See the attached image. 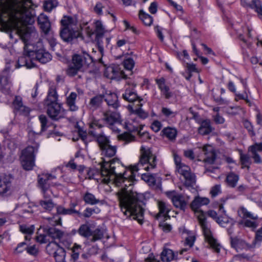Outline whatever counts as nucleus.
Wrapping results in <instances>:
<instances>
[{"label": "nucleus", "instance_id": "obj_50", "mask_svg": "<svg viewBox=\"0 0 262 262\" xmlns=\"http://www.w3.org/2000/svg\"><path fill=\"white\" fill-rule=\"evenodd\" d=\"M123 66L124 68L130 72V74H132V70L134 67L135 66V61L134 59L130 57H126L125 59H124L123 61Z\"/></svg>", "mask_w": 262, "mask_h": 262}, {"label": "nucleus", "instance_id": "obj_60", "mask_svg": "<svg viewBox=\"0 0 262 262\" xmlns=\"http://www.w3.org/2000/svg\"><path fill=\"white\" fill-rule=\"evenodd\" d=\"M244 125L245 127L248 130L249 135L251 136H255V133L253 130V127L251 123L248 121V120H246L244 122Z\"/></svg>", "mask_w": 262, "mask_h": 262}, {"label": "nucleus", "instance_id": "obj_22", "mask_svg": "<svg viewBox=\"0 0 262 262\" xmlns=\"http://www.w3.org/2000/svg\"><path fill=\"white\" fill-rule=\"evenodd\" d=\"M39 119L41 123V130L40 132H35L33 130H30L28 132V137L29 140L33 141L39 135H40L41 133L46 130L47 128V118L43 115L39 116Z\"/></svg>", "mask_w": 262, "mask_h": 262}, {"label": "nucleus", "instance_id": "obj_41", "mask_svg": "<svg viewBox=\"0 0 262 262\" xmlns=\"http://www.w3.org/2000/svg\"><path fill=\"white\" fill-rule=\"evenodd\" d=\"M238 215L243 219H251L253 220H256L258 219L257 216H254L250 212H249L246 208L241 207L238 210Z\"/></svg>", "mask_w": 262, "mask_h": 262}, {"label": "nucleus", "instance_id": "obj_32", "mask_svg": "<svg viewBox=\"0 0 262 262\" xmlns=\"http://www.w3.org/2000/svg\"><path fill=\"white\" fill-rule=\"evenodd\" d=\"M58 95L54 88H50L48 93V96L45 100L46 104L48 106L57 102Z\"/></svg>", "mask_w": 262, "mask_h": 262}, {"label": "nucleus", "instance_id": "obj_57", "mask_svg": "<svg viewBox=\"0 0 262 262\" xmlns=\"http://www.w3.org/2000/svg\"><path fill=\"white\" fill-rule=\"evenodd\" d=\"M99 211H100V210L97 208H87L84 210L83 215V216H84L85 217H89L94 213H98V212H99Z\"/></svg>", "mask_w": 262, "mask_h": 262}, {"label": "nucleus", "instance_id": "obj_6", "mask_svg": "<svg viewBox=\"0 0 262 262\" xmlns=\"http://www.w3.org/2000/svg\"><path fill=\"white\" fill-rule=\"evenodd\" d=\"M92 62V57L86 52H83L82 55H75L73 57L72 63L67 70V74L74 76L83 67L87 68Z\"/></svg>", "mask_w": 262, "mask_h": 262}, {"label": "nucleus", "instance_id": "obj_27", "mask_svg": "<svg viewBox=\"0 0 262 262\" xmlns=\"http://www.w3.org/2000/svg\"><path fill=\"white\" fill-rule=\"evenodd\" d=\"M119 113L115 112L107 111L103 114V120L108 125H112L118 122L120 119Z\"/></svg>", "mask_w": 262, "mask_h": 262}, {"label": "nucleus", "instance_id": "obj_7", "mask_svg": "<svg viewBox=\"0 0 262 262\" xmlns=\"http://www.w3.org/2000/svg\"><path fill=\"white\" fill-rule=\"evenodd\" d=\"M95 31H93L90 27H87L85 28V32L89 37H91L94 33H96L95 41L97 42L99 51L101 54H102L104 51V43L108 45L110 39L108 37H104V29L100 21L97 20L95 21Z\"/></svg>", "mask_w": 262, "mask_h": 262}, {"label": "nucleus", "instance_id": "obj_62", "mask_svg": "<svg viewBox=\"0 0 262 262\" xmlns=\"http://www.w3.org/2000/svg\"><path fill=\"white\" fill-rule=\"evenodd\" d=\"M244 224L246 227L252 228H255L257 225L255 220L251 221L250 220H246L244 222Z\"/></svg>", "mask_w": 262, "mask_h": 262}, {"label": "nucleus", "instance_id": "obj_63", "mask_svg": "<svg viewBox=\"0 0 262 262\" xmlns=\"http://www.w3.org/2000/svg\"><path fill=\"white\" fill-rule=\"evenodd\" d=\"M26 244L25 242H21L18 244L15 248V252L17 253L22 252L25 249H27Z\"/></svg>", "mask_w": 262, "mask_h": 262}, {"label": "nucleus", "instance_id": "obj_56", "mask_svg": "<svg viewBox=\"0 0 262 262\" xmlns=\"http://www.w3.org/2000/svg\"><path fill=\"white\" fill-rule=\"evenodd\" d=\"M231 219L229 218L226 215L220 216L217 219L216 221L220 226L222 227H226V225L230 223Z\"/></svg>", "mask_w": 262, "mask_h": 262}, {"label": "nucleus", "instance_id": "obj_48", "mask_svg": "<svg viewBox=\"0 0 262 262\" xmlns=\"http://www.w3.org/2000/svg\"><path fill=\"white\" fill-rule=\"evenodd\" d=\"M162 115L167 118H173L177 115V112L173 111L171 109L166 107H163L161 108Z\"/></svg>", "mask_w": 262, "mask_h": 262}, {"label": "nucleus", "instance_id": "obj_8", "mask_svg": "<svg viewBox=\"0 0 262 262\" xmlns=\"http://www.w3.org/2000/svg\"><path fill=\"white\" fill-rule=\"evenodd\" d=\"M38 144L28 146L22 151L20 160L22 166L27 170H30L34 165V154L37 151Z\"/></svg>", "mask_w": 262, "mask_h": 262}, {"label": "nucleus", "instance_id": "obj_45", "mask_svg": "<svg viewBox=\"0 0 262 262\" xmlns=\"http://www.w3.org/2000/svg\"><path fill=\"white\" fill-rule=\"evenodd\" d=\"M83 200L86 203L91 205L97 204L100 202L99 199H96L94 194L89 192H86L84 194Z\"/></svg>", "mask_w": 262, "mask_h": 262}, {"label": "nucleus", "instance_id": "obj_16", "mask_svg": "<svg viewBox=\"0 0 262 262\" xmlns=\"http://www.w3.org/2000/svg\"><path fill=\"white\" fill-rule=\"evenodd\" d=\"M242 83L244 88V91L243 94L237 93L236 90L235 86L232 81H229L228 84V89L232 92L235 94L236 96L235 100L237 101L238 99L245 100L247 103H250V101L248 99V95L247 93V84L246 82L243 80H241Z\"/></svg>", "mask_w": 262, "mask_h": 262}, {"label": "nucleus", "instance_id": "obj_58", "mask_svg": "<svg viewBox=\"0 0 262 262\" xmlns=\"http://www.w3.org/2000/svg\"><path fill=\"white\" fill-rule=\"evenodd\" d=\"M221 185L217 184L213 186L210 190V193L212 197H215L221 193Z\"/></svg>", "mask_w": 262, "mask_h": 262}, {"label": "nucleus", "instance_id": "obj_14", "mask_svg": "<svg viewBox=\"0 0 262 262\" xmlns=\"http://www.w3.org/2000/svg\"><path fill=\"white\" fill-rule=\"evenodd\" d=\"M47 106V114L52 119L57 120L64 117L65 110L62 107L60 104L54 103V104Z\"/></svg>", "mask_w": 262, "mask_h": 262}, {"label": "nucleus", "instance_id": "obj_26", "mask_svg": "<svg viewBox=\"0 0 262 262\" xmlns=\"http://www.w3.org/2000/svg\"><path fill=\"white\" fill-rule=\"evenodd\" d=\"M89 133L96 138L101 149L110 144L108 137L105 135L103 133H98L93 130H90Z\"/></svg>", "mask_w": 262, "mask_h": 262}, {"label": "nucleus", "instance_id": "obj_11", "mask_svg": "<svg viewBox=\"0 0 262 262\" xmlns=\"http://www.w3.org/2000/svg\"><path fill=\"white\" fill-rule=\"evenodd\" d=\"M166 196L171 200L173 205L178 208L184 211L188 204L189 197L187 196V200H185L184 197L177 193L176 191H169L165 192Z\"/></svg>", "mask_w": 262, "mask_h": 262}, {"label": "nucleus", "instance_id": "obj_18", "mask_svg": "<svg viewBox=\"0 0 262 262\" xmlns=\"http://www.w3.org/2000/svg\"><path fill=\"white\" fill-rule=\"evenodd\" d=\"M125 127L129 132H137L138 134H140L143 126L139 123L138 117L131 115L129 118L125 123Z\"/></svg>", "mask_w": 262, "mask_h": 262}, {"label": "nucleus", "instance_id": "obj_3", "mask_svg": "<svg viewBox=\"0 0 262 262\" xmlns=\"http://www.w3.org/2000/svg\"><path fill=\"white\" fill-rule=\"evenodd\" d=\"M209 203V200L208 199L198 196L195 198L190 206L191 209L194 211L198 217L206 241L215 252L219 253L221 246L212 236L209 226L206 222L205 213L200 209L202 206L206 205Z\"/></svg>", "mask_w": 262, "mask_h": 262}, {"label": "nucleus", "instance_id": "obj_42", "mask_svg": "<svg viewBox=\"0 0 262 262\" xmlns=\"http://www.w3.org/2000/svg\"><path fill=\"white\" fill-rule=\"evenodd\" d=\"M238 215L243 219H251L253 220H256L258 219L257 216H254L250 212H249L246 208L241 207L238 210Z\"/></svg>", "mask_w": 262, "mask_h": 262}, {"label": "nucleus", "instance_id": "obj_47", "mask_svg": "<svg viewBox=\"0 0 262 262\" xmlns=\"http://www.w3.org/2000/svg\"><path fill=\"white\" fill-rule=\"evenodd\" d=\"M164 135L170 140L174 139L177 136V130L172 127H166L162 130Z\"/></svg>", "mask_w": 262, "mask_h": 262}, {"label": "nucleus", "instance_id": "obj_40", "mask_svg": "<svg viewBox=\"0 0 262 262\" xmlns=\"http://www.w3.org/2000/svg\"><path fill=\"white\" fill-rule=\"evenodd\" d=\"M249 8L254 9L259 17L262 16V4L260 0H252Z\"/></svg>", "mask_w": 262, "mask_h": 262}, {"label": "nucleus", "instance_id": "obj_15", "mask_svg": "<svg viewBox=\"0 0 262 262\" xmlns=\"http://www.w3.org/2000/svg\"><path fill=\"white\" fill-rule=\"evenodd\" d=\"M102 155L104 156V158H103V163L101 166V172L102 170V167L104 164L106 163H111L112 161L115 159H118V158H114L110 160H107V158H111L114 157L116 153L117 148L115 146H112L110 144H107L106 146L102 147L101 149Z\"/></svg>", "mask_w": 262, "mask_h": 262}, {"label": "nucleus", "instance_id": "obj_59", "mask_svg": "<svg viewBox=\"0 0 262 262\" xmlns=\"http://www.w3.org/2000/svg\"><path fill=\"white\" fill-rule=\"evenodd\" d=\"M44 35L45 37L47 38V39L48 40V42L50 45L51 47L52 48H53L56 44V39L55 38H54L53 36V32H51V34Z\"/></svg>", "mask_w": 262, "mask_h": 262}, {"label": "nucleus", "instance_id": "obj_25", "mask_svg": "<svg viewBox=\"0 0 262 262\" xmlns=\"http://www.w3.org/2000/svg\"><path fill=\"white\" fill-rule=\"evenodd\" d=\"M12 178L10 176H0V194L6 193L11 188Z\"/></svg>", "mask_w": 262, "mask_h": 262}, {"label": "nucleus", "instance_id": "obj_5", "mask_svg": "<svg viewBox=\"0 0 262 262\" xmlns=\"http://www.w3.org/2000/svg\"><path fill=\"white\" fill-rule=\"evenodd\" d=\"M60 22L62 28L60 31V36L64 41L70 42L74 39L81 36V33L77 27V20L75 18L64 16Z\"/></svg>", "mask_w": 262, "mask_h": 262}, {"label": "nucleus", "instance_id": "obj_54", "mask_svg": "<svg viewBox=\"0 0 262 262\" xmlns=\"http://www.w3.org/2000/svg\"><path fill=\"white\" fill-rule=\"evenodd\" d=\"M37 235L36 236V241L37 242L40 244H45L49 242V236L46 232H44L43 234H39V232H37Z\"/></svg>", "mask_w": 262, "mask_h": 262}, {"label": "nucleus", "instance_id": "obj_33", "mask_svg": "<svg viewBox=\"0 0 262 262\" xmlns=\"http://www.w3.org/2000/svg\"><path fill=\"white\" fill-rule=\"evenodd\" d=\"M103 95H97L92 98L89 102L90 108L95 110L100 107L103 102Z\"/></svg>", "mask_w": 262, "mask_h": 262}, {"label": "nucleus", "instance_id": "obj_12", "mask_svg": "<svg viewBox=\"0 0 262 262\" xmlns=\"http://www.w3.org/2000/svg\"><path fill=\"white\" fill-rule=\"evenodd\" d=\"M43 230L49 237L53 239H58L61 242H63L64 240L68 239L69 236L68 233L54 227H46L43 228Z\"/></svg>", "mask_w": 262, "mask_h": 262}, {"label": "nucleus", "instance_id": "obj_38", "mask_svg": "<svg viewBox=\"0 0 262 262\" xmlns=\"http://www.w3.org/2000/svg\"><path fill=\"white\" fill-rule=\"evenodd\" d=\"M140 19L146 26H150L152 23L153 18L148 14L145 13L143 10H140L139 13Z\"/></svg>", "mask_w": 262, "mask_h": 262}, {"label": "nucleus", "instance_id": "obj_61", "mask_svg": "<svg viewBox=\"0 0 262 262\" xmlns=\"http://www.w3.org/2000/svg\"><path fill=\"white\" fill-rule=\"evenodd\" d=\"M162 124L161 123L158 121H154L153 123L151 125V129L156 133L158 132L161 128Z\"/></svg>", "mask_w": 262, "mask_h": 262}, {"label": "nucleus", "instance_id": "obj_43", "mask_svg": "<svg viewBox=\"0 0 262 262\" xmlns=\"http://www.w3.org/2000/svg\"><path fill=\"white\" fill-rule=\"evenodd\" d=\"M238 179L239 178L237 174H235L233 172H231L227 176L226 181L229 186L234 187L236 186Z\"/></svg>", "mask_w": 262, "mask_h": 262}, {"label": "nucleus", "instance_id": "obj_4", "mask_svg": "<svg viewBox=\"0 0 262 262\" xmlns=\"http://www.w3.org/2000/svg\"><path fill=\"white\" fill-rule=\"evenodd\" d=\"M55 178V176L49 174H43L38 176V184L43 194V198L39 201V204L42 209L47 211H51L55 206L51 199V192L49 190V181Z\"/></svg>", "mask_w": 262, "mask_h": 262}, {"label": "nucleus", "instance_id": "obj_23", "mask_svg": "<svg viewBox=\"0 0 262 262\" xmlns=\"http://www.w3.org/2000/svg\"><path fill=\"white\" fill-rule=\"evenodd\" d=\"M14 110L23 115H28L30 112V109L23 104L22 98L20 96H15L13 102Z\"/></svg>", "mask_w": 262, "mask_h": 262}, {"label": "nucleus", "instance_id": "obj_46", "mask_svg": "<svg viewBox=\"0 0 262 262\" xmlns=\"http://www.w3.org/2000/svg\"><path fill=\"white\" fill-rule=\"evenodd\" d=\"M78 233L83 237H89L91 235L92 231L90 227L87 224L81 225L78 230Z\"/></svg>", "mask_w": 262, "mask_h": 262}, {"label": "nucleus", "instance_id": "obj_28", "mask_svg": "<svg viewBox=\"0 0 262 262\" xmlns=\"http://www.w3.org/2000/svg\"><path fill=\"white\" fill-rule=\"evenodd\" d=\"M0 83L2 85V90L4 93H9L11 88V82L9 81V76L7 71H4L0 77Z\"/></svg>", "mask_w": 262, "mask_h": 262}, {"label": "nucleus", "instance_id": "obj_51", "mask_svg": "<svg viewBox=\"0 0 262 262\" xmlns=\"http://www.w3.org/2000/svg\"><path fill=\"white\" fill-rule=\"evenodd\" d=\"M57 5L58 2L56 0H48L44 2L43 7L45 11L50 12L57 7Z\"/></svg>", "mask_w": 262, "mask_h": 262}, {"label": "nucleus", "instance_id": "obj_52", "mask_svg": "<svg viewBox=\"0 0 262 262\" xmlns=\"http://www.w3.org/2000/svg\"><path fill=\"white\" fill-rule=\"evenodd\" d=\"M81 251V246L77 244H75L72 249L71 257L73 261L77 260L79 255L80 252Z\"/></svg>", "mask_w": 262, "mask_h": 262}, {"label": "nucleus", "instance_id": "obj_20", "mask_svg": "<svg viewBox=\"0 0 262 262\" xmlns=\"http://www.w3.org/2000/svg\"><path fill=\"white\" fill-rule=\"evenodd\" d=\"M38 23L44 35L51 34L53 31L51 28V24L47 16L41 14L38 17Z\"/></svg>", "mask_w": 262, "mask_h": 262}, {"label": "nucleus", "instance_id": "obj_39", "mask_svg": "<svg viewBox=\"0 0 262 262\" xmlns=\"http://www.w3.org/2000/svg\"><path fill=\"white\" fill-rule=\"evenodd\" d=\"M20 230L21 232L27 234L25 236L26 240H30V236L33 233L34 230V226L33 225L27 226L22 225L19 226Z\"/></svg>", "mask_w": 262, "mask_h": 262}, {"label": "nucleus", "instance_id": "obj_24", "mask_svg": "<svg viewBox=\"0 0 262 262\" xmlns=\"http://www.w3.org/2000/svg\"><path fill=\"white\" fill-rule=\"evenodd\" d=\"M156 83L158 88L161 91V94L164 96L166 99H169L172 96V93L170 91V89L165 83V79L161 77L156 79Z\"/></svg>", "mask_w": 262, "mask_h": 262}, {"label": "nucleus", "instance_id": "obj_55", "mask_svg": "<svg viewBox=\"0 0 262 262\" xmlns=\"http://www.w3.org/2000/svg\"><path fill=\"white\" fill-rule=\"evenodd\" d=\"M46 221L52 226L61 225V218L58 216H55L53 217H49L47 219Z\"/></svg>", "mask_w": 262, "mask_h": 262}, {"label": "nucleus", "instance_id": "obj_2", "mask_svg": "<svg viewBox=\"0 0 262 262\" xmlns=\"http://www.w3.org/2000/svg\"><path fill=\"white\" fill-rule=\"evenodd\" d=\"M140 151L139 162L130 166L129 170H125L123 173L120 170L124 167L119 159H115L112 162L104 164L101 171V181L105 184L112 182L117 186L122 187L117 193L121 212L126 218L137 220L142 224L144 209L140 204L138 195L136 192L127 190L126 187L134 184L135 172L142 169L148 171L154 169L157 165V158L148 147L142 146Z\"/></svg>", "mask_w": 262, "mask_h": 262}, {"label": "nucleus", "instance_id": "obj_34", "mask_svg": "<svg viewBox=\"0 0 262 262\" xmlns=\"http://www.w3.org/2000/svg\"><path fill=\"white\" fill-rule=\"evenodd\" d=\"M77 97V95L75 92H71L67 97L66 103L71 111H76L78 108V107L75 104Z\"/></svg>", "mask_w": 262, "mask_h": 262}, {"label": "nucleus", "instance_id": "obj_37", "mask_svg": "<svg viewBox=\"0 0 262 262\" xmlns=\"http://www.w3.org/2000/svg\"><path fill=\"white\" fill-rule=\"evenodd\" d=\"M57 213L61 215H70L73 213H76L80 216V213L73 208L66 209L62 206H58L56 207Z\"/></svg>", "mask_w": 262, "mask_h": 262}, {"label": "nucleus", "instance_id": "obj_36", "mask_svg": "<svg viewBox=\"0 0 262 262\" xmlns=\"http://www.w3.org/2000/svg\"><path fill=\"white\" fill-rule=\"evenodd\" d=\"M158 208L159 209V215H162L165 219L169 218L168 213L170 210V206L163 201H158Z\"/></svg>", "mask_w": 262, "mask_h": 262}, {"label": "nucleus", "instance_id": "obj_19", "mask_svg": "<svg viewBox=\"0 0 262 262\" xmlns=\"http://www.w3.org/2000/svg\"><path fill=\"white\" fill-rule=\"evenodd\" d=\"M103 95L104 100L110 107L116 110L119 106L118 96L116 93L106 91Z\"/></svg>", "mask_w": 262, "mask_h": 262}, {"label": "nucleus", "instance_id": "obj_9", "mask_svg": "<svg viewBox=\"0 0 262 262\" xmlns=\"http://www.w3.org/2000/svg\"><path fill=\"white\" fill-rule=\"evenodd\" d=\"M178 172L184 177V185L187 188L192 187L195 184V176L191 172L190 168L185 164L179 165L176 168Z\"/></svg>", "mask_w": 262, "mask_h": 262}, {"label": "nucleus", "instance_id": "obj_49", "mask_svg": "<svg viewBox=\"0 0 262 262\" xmlns=\"http://www.w3.org/2000/svg\"><path fill=\"white\" fill-rule=\"evenodd\" d=\"M240 160L242 165V168L247 167L249 169L250 167L249 165L251 163L250 156L247 154H241Z\"/></svg>", "mask_w": 262, "mask_h": 262}, {"label": "nucleus", "instance_id": "obj_29", "mask_svg": "<svg viewBox=\"0 0 262 262\" xmlns=\"http://www.w3.org/2000/svg\"><path fill=\"white\" fill-rule=\"evenodd\" d=\"M140 105L136 104L128 105V108L133 114L137 115L141 119H145L148 117V114L141 108Z\"/></svg>", "mask_w": 262, "mask_h": 262}, {"label": "nucleus", "instance_id": "obj_44", "mask_svg": "<svg viewBox=\"0 0 262 262\" xmlns=\"http://www.w3.org/2000/svg\"><path fill=\"white\" fill-rule=\"evenodd\" d=\"M92 237L88 239V242H95L97 241L102 239L103 237L104 233L103 230L96 229L92 232Z\"/></svg>", "mask_w": 262, "mask_h": 262}, {"label": "nucleus", "instance_id": "obj_31", "mask_svg": "<svg viewBox=\"0 0 262 262\" xmlns=\"http://www.w3.org/2000/svg\"><path fill=\"white\" fill-rule=\"evenodd\" d=\"M178 255V253H174L170 249H165L161 253V258L163 261L169 262L172 260L178 259L179 258Z\"/></svg>", "mask_w": 262, "mask_h": 262}, {"label": "nucleus", "instance_id": "obj_53", "mask_svg": "<svg viewBox=\"0 0 262 262\" xmlns=\"http://www.w3.org/2000/svg\"><path fill=\"white\" fill-rule=\"evenodd\" d=\"M119 139L125 142L124 144H127L135 140V137L128 133H124L119 135Z\"/></svg>", "mask_w": 262, "mask_h": 262}, {"label": "nucleus", "instance_id": "obj_21", "mask_svg": "<svg viewBox=\"0 0 262 262\" xmlns=\"http://www.w3.org/2000/svg\"><path fill=\"white\" fill-rule=\"evenodd\" d=\"M248 151L251 153V157L254 160L255 163L259 164L261 163V160L260 156L257 152L262 151V142L255 143L251 145L248 148Z\"/></svg>", "mask_w": 262, "mask_h": 262}, {"label": "nucleus", "instance_id": "obj_64", "mask_svg": "<svg viewBox=\"0 0 262 262\" xmlns=\"http://www.w3.org/2000/svg\"><path fill=\"white\" fill-rule=\"evenodd\" d=\"M159 226L162 228V230L165 232H169L172 228L170 225L164 222L160 223Z\"/></svg>", "mask_w": 262, "mask_h": 262}, {"label": "nucleus", "instance_id": "obj_1", "mask_svg": "<svg viewBox=\"0 0 262 262\" xmlns=\"http://www.w3.org/2000/svg\"><path fill=\"white\" fill-rule=\"evenodd\" d=\"M32 6L31 0H7L0 3L1 30L10 31L11 38L12 33L18 35L25 44L24 54L18 59L16 68L26 67L30 69L35 66L36 61L46 63L51 59V55L48 52L43 49L34 51L33 45L30 43L38 39L35 28L27 25L34 22Z\"/></svg>", "mask_w": 262, "mask_h": 262}, {"label": "nucleus", "instance_id": "obj_10", "mask_svg": "<svg viewBox=\"0 0 262 262\" xmlns=\"http://www.w3.org/2000/svg\"><path fill=\"white\" fill-rule=\"evenodd\" d=\"M46 250L50 255L54 256L56 262L65 261V250L55 242H50L47 246Z\"/></svg>", "mask_w": 262, "mask_h": 262}, {"label": "nucleus", "instance_id": "obj_30", "mask_svg": "<svg viewBox=\"0 0 262 262\" xmlns=\"http://www.w3.org/2000/svg\"><path fill=\"white\" fill-rule=\"evenodd\" d=\"M213 129L210 121L206 119L201 122L200 126L198 128V132L202 135H206L210 134Z\"/></svg>", "mask_w": 262, "mask_h": 262}, {"label": "nucleus", "instance_id": "obj_13", "mask_svg": "<svg viewBox=\"0 0 262 262\" xmlns=\"http://www.w3.org/2000/svg\"><path fill=\"white\" fill-rule=\"evenodd\" d=\"M136 84H133V88H126L124 93L122 94V98L128 102L133 103V104H136L142 106L141 101L142 99L140 98L136 92L134 88Z\"/></svg>", "mask_w": 262, "mask_h": 262}, {"label": "nucleus", "instance_id": "obj_35", "mask_svg": "<svg viewBox=\"0 0 262 262\" xmlns=\"http://www.w3.org/2000/svg\"><path fill=\"white\" fill-rule=\"evenodd\" d=\"M107 70L113 74V75L111 77L112 79L118 78L125 79L127 78L126 75L125 74L124 72L121 70L118 66L110 67L107 69Z\"/></svg>", "mask_w": 262, "mask_h": 262}, {"label": "nucleus", "instance_id": "obj_17", "mask_svg": "<svg viewBox=\"0 0 262 262\" xmlns=\"http://www.w3.org/2000/svg\"><path fill=\"white\" fill-rule=\"evenodd\" d=\"M202 151L205 156L203 161L205 163L213 164L216 158V154L213 147L210 145H205L203 147Z\"/></svg>", "mask_w": 262, "mask_h": 262}]
</instances>
